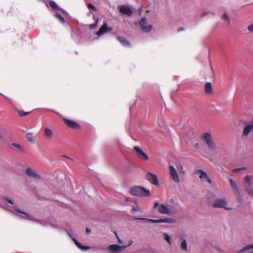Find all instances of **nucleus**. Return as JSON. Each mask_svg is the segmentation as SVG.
<instances>
[{
	"mask_svg": "<svg viewBox=\"0 0 253 253\" xmlns=\"http://www.w3.org/2000/svg\"><path fill=\"white\" fill-rule=\"evenodd\" d=\"M158 207V211L161 214L171 215L175 212L174 208L169 205H165L164 204H159L158 202H155L154 205V208Z\"/></svg>",
	"mask_w": 253,
	"mask_h": 253,
	"instance_id": "f257e3e1",
	"label": "nucleus"
},
{
	"mask_svg": "<svg viewBox=\"0 0 253 253\" xmlns=\"http://www.w3.org/2000/svg\"><path fill=\"white\" fill-rule=\"evenodd\" d=\"M49 5L55 10L56 11L54 14V17L57 19L60 22L64 23L65 20L63 17L61 15V13L66 14V11L61 8L54 1H50L49 3Z\"/></svg>",
	"mask_w": 253,
	"mask_h": 253,
	"instance_id": "f03ea898",
	"label": "nucleus"
},
{
	"mask_svg": "<svg viewBox=\"0 0 253 253\" xmlns=\"http://www.w3.org/2000/svg\"><path fill=\"white\" fill-rule=\"evenodd\" d=\"M130 193L134 196L138 197H147L150 195V192L141 186H134L130 190Z\"/></svg>",
	"mask_w": 253,
	"mask_h": 253,
	"instance_id": "7ed1b4c3",
	"label": "nucleus"
},
{
	"mask_svg": "<svg viewBox=\"0 0 253 253\" xmlns=\"http://www.w3.org/2000/svg\"><path fill=\"white\" fill-rule=\"evenodd\" d=\"M202 139L210 150H214L215 149V146L212 141V136L209 133H204L202 136Z\"/></svg>",
	"mask_w": 253,
	"mask_h": 253,
	"instance_id": "20e7f679",
	"label": "nucleus"
},
{
	"mask_svg": "<svg viewBox=\"0 0 253 253\" xmlns=\"http://www.w3.org/2000/svg\"><path fill=\"white\" fill-rule=\"evenodd\" d=\"M9 211L14 213V214H16L17 215H20V214H21V215L20 216L21 217L25 218L27 220H32L34 221H37V220L33 216L30 215L29 214L23 212L22 211H21L19 208L15 207L14 209H9Z\"/></svg>",
	"mask_w": 253,
	"mask_h": 253,
	"instance_id": "39448f33",
	"label": "nucleus"
},
{
	"mask_svg": "<svg viewBox=\"0 0 253 253\" xmlns=\"http://www.w3.org/2000/svg\"><path fill=\"white\" fill-rule=\"evenodd\" d=\"M139 25L141 30L145 33L150 32L153 28L151 24H148L147 19L145 17H143L139 22Z\"/></svg>",
	"mask_w": 253,
	"mask_h": 253,
	"instance_id": "423d86ee",
	"label": "nucleus"
},
{
	"mask_svg": "<svg viewBox=\"0 0 253 253\" xmlns=\"http://www.w3.org/2000/svg\"><path fill=\"white\" fill-rule=\"evenodd\" d=\"M227 201L225 198L219 199L215 200L213 203V207L214 208H224L227 210H231V208L226 207Z\"/></svg>",
	"mask_w": 253,
	"mask_h": 253,
	"instance_id": "0eeeda50",
	"label": "nucleus"
},
{
	"mask_svg": "<svg viewBox=\"0 0 253 253\" xmlns=\"http://www.w3.org/2000/svg\"><path fill=\"white\" fill-rule=\"evenodd\" d=\"M135 219L138 220H148L152 223H174L175 222V220L172 218H166L164 219H149L146 218H135Z\"/></svg>",
	"mask_w": 253,
	"mask_h": 253,
	"instance_id": "6e6552de",
	"label": "nucleus"
},
{
	"mask_svg": "<svg viewBox=\"0 0 253 253\" xmlns=\"http://www.w3.org/2000/svg\"><path fill=\"white\" fill-rule=\"evenodd\" d=\"M134 150L136 153L137 157L142 161H146L149 159L147 155L138 146H134Z\"/></svg>",
	"mask_w": 253,
	"mask_h": 253,
	"instance_id": "1a4fd4ad",
	"label": "nucleus"
},
{
	"mask_svg": "<svg viewBox=\"0 0 253 253\" xmlns=\"http://www.w3.org/2000/svg\"><path fill=\"white\" fill-rule=\"evenodd\" d=\"M169 176L170 178L175 182H179V178L175 168L172 166H169Z\"/></svg>",
	"mask_w": 253,
	"mask_h": 253,
	"instance_id": "9d476101",
	"label": "nucleus"
},
{
	"mask_svg": "<svg viewBox=\"0 0 253 253\" xmlns=\"http://www.w3.org/2000/svg\"><path fill=\"white\" fill-rule=\"evenodd\" d=\"M26 174L30 177L35 179H39L40 176L35 170L30 167H28L25 170Z\"/></svg>",
	"mask_w": 253,
	"mask_h": 253,
	"instance_id": "9b49d317",
	"label": "nucleus"
},
{
	"mask_svg": "<svg viewBox=\"0 0 253 253\" xmlns=\"http://www.w3.org/2000/svg\"><path fill=\"white\" fill-rule=\"evenodd\" d=\"M146 177L147 180L153 185H158L159 184L158 179L156 174L148 172L146 174Z\"/></svg>",
	"mask_w": 253,
	"mask_h": 253,
	"instance_id": "f8f14e48",
	"label": "nucleus"
},
{
	"mask_svg": "<svg viewBox=\"0 0 253 253\" xmlns=\"http://www.w3.org/2000/svg\"><path fill=\"white\" fill-rule=\"evenodd\" d=\"M126 247L125 246H119L118 245L113 244L111 245L109 247V251L113 253H118L120 252L122 250L125 249Z\"/></svg>",
	"mask_w": 253,
	"mask_h": 253,
	"instance_id": "ddd939ff",
	"label": "nucleus"
},
{
	"mask_svg": "<svg viewBox=\"0 0 253 253\" xmlns=\"http://www.w3.org/2000/svg\"><path fill=\"white\" fill-rule=\"evenodd\" d=\"M197 173L199 174V176L201 179L205 182L207 181L209 183H211V179L208 177L207 174L202 169H198L197 171Z\"/></svg>",
	"mask_w": 253,
	"mask_h": 253,
	"instance_id": "4468645a",
	"label": "nucleus"
},
{
	"mask_svg": "<svg viewBox=\"0 0 253 253\" xmlns=\"http://www.w3.org/2000/svg\"><path fill=\"white\" fill-rule=\"evenodd\" d=\"M43 135L47 140H51L54 135L53 131L48 127H45L43 128Z\"/></svg>",
	"mask_w": 253,
	"mask_h": 253,
	"instance_id": "2eb2a0df",
	"label": "nucleus"
},
{
	"mask_svg": "<svg viewBox=\"0 0 253 253\" xmlns=\"http://www.w3.org/2000/svg\"><path fill=\"white\" fill-rule=\"evenodd\" d=\"M120 12L124 14L129 16L132 15L133 11L129 6L126 5H121L119 7Z\"/></svg>",
	"mask_w": 253,
	"mask_h": 253,
	"instance_id": "dca6fc26",
	"label": "nucleus"
},
{
	"mask_svg": "<svg viewBox=\"0 0 253 253\" xmlns=\"http://www.w3.org/2000/svg\"><path fill=\"white\" fill-rule=\"evenodd\" d=\"M63 121H64V123L68 126H69V127H70L71 128L75 129V128H78L79 127V124L77 123H76L73 121H71V120H68L67 119H64Z\"/></svg>",
	"mask_w": 253,
	"mask_h": 253,
	"instance_id": "f3484780",
	"label": "nucleus"
},
{
	"mask_svg": "<svg viewBox=\"0 0 253 253\" xmlns=\"http://www.w3.org/2000/svg\"><path fill=\"white\" fill-rule=\"evenodd\" d=\"M117 39L123 46L126 47H129L130 46V43L129 41L124 37L119 36L117 37Z\"/></svg>",
	"mask_w": 253,
	"mask_h": 253,
	"instance_id": "a211bd4d",
	"label": "nucleus"
},
{
	"mask_svg": "<svg viewBox=\"0 0 253 253\" xmlns=\"http://www.w3.org/2000/svg\"><path fill=\"white\" fill-rule=\"evenodd\" d=\"M253 130V122L249 124H247L244 130V134L245 135H248Z\"/></svg>",
	"mask_w": 253,
	"mask_h": 253,
	"instance_id": "6ab92c4d",
	"label": "nucleus"
},
{
	"mask_svg": "<svg viewBox=\"0 0 253 253\" xmlns=\"http://www.w3.org/2000/svg\"><path fill=\"white\" fill-rule=\"evenodd\" d=\"M74 243L82 251H86L89 249V246H83L80 242H79L76 239L73 238H72Z\"/></svg>",
	"mask_w": 253,
	"mask_h": 253,
	"instance_id": "aec40b11",
	"label": "nucleus"
},
{
	"mask_svg": "<svg viewBox=\"0 0 253 253\" xmlns=\"http://www.w3.org/2000/svg\"><path fill=\"white\" fill-rule=\"evenodd\" d=\"M204 88L205 92L207 94H211L212 93V87L211 83H206L204 86Z\"/></svg>",
	"mask_w": 253,
	"mask_h": 253,
	"instance_id": "412c9836",
	"label": "nucleus"
},
{
	"mask_svg": "<svg viewBox=\"0 0 253 253\" xmlns=\"http://www.w3.org/2000/svg\"><path fill=\"white\" fill-rule=\"evenodd\" d=\"M107 30V25L106 23H104V24L102 26V27L99 29V31L96 33L97 35L100 36L105 33Z\"/></svg>",
	"mask_w": 253,
	"mask_h": 253,
	"instance_id": "4be33fe9",
	"label": "nucleus"
},
{
	"mask_svg": "<svg viewBox=\"0 0 253 253\" xmlns=\"http://www.w3.org/2000/svg\"><path fill=\"white\" fill-rule=\"evenodd\" d=\"M230 183L231 185L232 188L236 192L239 194L240 190L238 187V185L237 182L233 180L232 179H230Z\"/></svg>",
	"mask_w": 253,
	"mask_h": 253,
	"instance_id": "5701e85b",
	"label": "nucleus"
},
{
	"mask_svg": "<svg viewBox=\"0 0 253 253\" xmlns=\"http://www.w3.org/2000/svg\"><path fill=\"white\" fill-rule=\"evenodd\" d=\"M26 137L28 141L30 142L34 143L35 142V138L33 136V133L31 132H29L26 134Z\"/></svg>",
	"mask_w": 253,
	"mask_h": 253,
	"instance_id": "b1692460",
	"label": "nucleus"
},
{
	"mask_svg": "<svg viewBox=\"0 0 253 253\" xmlns=\"http://www.w3.org/2000/svg\"><path fill=\"white\" fill-rule=\"evenodd\" d=\"M245 186H250L252 181V177L250 176H246L245 178Z\"/></svg>",
	"mask_w": 253,
	"mask_h": 253,
	"instance_id": "393cba45",
	"label": "nucleus"
},
{
	"mask_svg": "<svg viewBox=\"0 0 253 253\" xmlns=\"http://www.w3.org/2000/svg\"><path fill=\"white\" fill-rule=\"evenodd\" d=\"M181 248L182 250H183L185 251H186L187 250V242L185 239H182Z\"/></svg>",
	"mask_w": 253,
	"mask_h": 253,
	"instance_id": "a878e982",
	"label": "nucleus"
},
{
	"mask_svg": "<svg viewBox=\"0 0 253 253\" xmlns=\"http://www.w3.org/2000/svg\"><path fill=\"white\" fill-rule=\"evenodd\" d=\"M93 19L95 21V22L93 24H90L89 26V29H94L97 25L98 21V18L97 17H96L95 16L93 17Z\"/></svg>",
	"mask_w": 253,
	"mask_h": 253,
	"instance_id": "bb28decb",
	"label": "nucleus"
},
{
	"mask_svg": "<svg viewBox=\"0 0 253 253\" xmlns=\"http://www.w3.org/2000/svg\"><path fill=\"white\" fill-rule=\"evenodd\" d=\"M253 244H252V245H248L244 247L241 250L239 251L238 253H240L246 251L247 250H250L251 249H253Z\"/></svg>",
	"mask_w": 253,
	"mask_h": 253,
	"instance_id": "cd10ccee",
	"label": "nucleus"
},
{
	"mask_svg": "<svg viewBox=\"0 0 253 253\" xmlns=\"http://www.w3.org/2000/svg\"><path fill=\"white\" fill-rule=\"evenodd\" d=\"M12 145L17 148L21 152H24V148L19 144L16 143H13Z\"/></svg>",
	"mask_w": 253,
	"mask_h": 253,
	"instance_id": "c85d7f7f",
	"label": "nucleus"
},
{
	"mask_svg": "<svg viewBox=\"0 0 253 253\" xmlns=\"http://www.w3.org/2000/svg\"><path fill=\"white\" fill-rule=\"evenodd\" d=\"M163 235L164 236V239L168 242V243L169 245H171V238H170V236L167 233H164Z\"/></svg>",
	"mask_w": 253,
	"mask_h": 253,
	"instance_id": "c756f323",
	"label": "nucleus"
},
{
	"mask_svg": "<svg viewBox=\"0 0 253 253\" xmlns=\"http://www.w3.org/2000/svg\"><path fill=\"white\" fill-rule=\"evenodd\" d=\"M222 19L223 20H226L229 24H230V20L226 13H224L222 16Z\"/></svg>",
	"mask_w": 253,
	"mask_h": 253,
	"instance_id": "7c9ffc66",
	"label": "nucleus"
},
{
	"mask_svg": "<svg viewBox=\"0 0 253 253\" xmlns=\"http://www.w3.org/2000/svg\"><path fill=\"white\" fill-rule=\"evenodd\" d=\"M246 190L248 194L250 196L253 197V189L249 188V186L246 187Z\"/></svg>",
	"mask_w": 253,
	"mask_h": 253,
	"instance_id": "2f4dec72",
	"label": "nucleus"
},
{
	"mask_svg": "<svg viewBox=\"0 0 253 253\" xmlns=\"http://www.w3.org/2000/svg\"><path fill=\"white\" fill-rule=\"evenodd\" d=\"M87 7L89 9H90L93 11H96V7L91 3H88L87 4Z\"/></svg>",
	"mask_w": 253,
	"mask_h": 253,
	"instance_id": "473e14b6",
	"label": "nucleus"
},
{
	"mask_svg": "<svg viewBox=\"0 0 253 253\" xmlns=\"http://www.w3.org/2000/svg\"><path fill=\"white\" fill-rule=\"evenodd\" d=\"M248 30L251 33H253V23L250 24L248 27Z\"/></svg>",
	"mask_w": 253,
	"mask_h": 253,
	"instance_id": "72a5a7b5",
	"label": "nucleus"
},
{
	"mask_svg": "<svg viewBox=\"0 0 253 253\" xmlns=\"http://www.w3.org/2000/svg\"><path fill=\"white\" fill-rule=\"evenodd\" d=\"M245 167H241V168H237V169H235L233 170V171L234 172H238V171H241V170H244L245 169Z\"/></svg>",
	"mask_w": 253,
	"mask_h": 253,
	"instance_id": "f704fd0d",
	"label": "nucleus"
},
{
	"mask_svg": "<svg viewBox=\"0 0 253 253\" xmlns=\"http://www.w3.org/2000/svg\"><path fill=\"white\" fill-rule=\"evenodd\" d=\"M29 114V112H25L23 111H19V114L20 116H24Z\"/></svg>",
	"mask_w": 253,
	"mask_h": 253,
	"instance_id": "c9c22d12",
	"label": "nucleus"
},
{
	"mask_svg": "<svg viewBox=\"0 0 253 253\" xmlns=\"http://www.w3.org/2000/svg\"><path fill=\"white\" fill-rule=\"evenodd\" d=\"M4 199L5 201L8 202L9 203H10V204H11V205L14 204V202L12 200L7 198H6V197L4 198Z\"/></svg>",
	"mask_w": 253,
	"mask_h": 253,
	"instance_id": "e433bc0d",
	"label": "nucleus"
},
{
	"mask_svg": "<svg viewBox=\"0 0 253 253\" xmlns=\"http://www.w3.org/2000/svg\"><path fill=\"white\" fill-rule=\"evenodd\" d=\"M139 211V208L138 207H134V206L133 207L132 212L133 211Z\"/></svg>",
	"mask_w": 253,
	"mask_h": 253,
	"instance_id": "4c0bfd02",
	"label": "nucleus"
},
{
	"mask_svg": "<svg viewBox=\"0 0 253 253\" xmlns=\"http://www.w3.org/2000/svg\"><path fill=\"white\" fill-rule=\"evenodd\" d=\"M132 244H133V241L131 240L129 241L128 245L127 246H126V247H127L130 246Z\"/></svg>",
	"mask_w": 253,
	"mask_h": 253,
	"instance_id": "58836bf2",
	"label": "nucleus"
},
{
	"mask_svg": "<svg viewBox=\"0 0 253 253\" xmlns=\"http://www.w3.org/2000/svg\"><path fill=\"white\" fill-rule=\"evenodd\" d=\"M115 234L116 236H117V238H118V240H119V242L120 243H122V242H121V241L119 239V237H118L117 234V233H116V232H115Z\"/></svg>",
	"mask_w": 253,
	"mask_h": 253,
	"instance_id": "ea45409f",
	"label": "nucleus"
},
{
	"mask_svg": "<svg viewBox=\"0 0 253 253\" xmlns=\"http://www.w3.org/2000/svg\"><path fill=\"white\" fill-rule=\"evenodd\" d=\"M183 28H179L178 29V32H180L181 31H183Z\"/></svg>",
	"mask_w": 253,
	"mask_h": 253,
	"instance_id": "a19ab883",
	"label": "nucleus"
},
{
	"mask_svg": "<svg viewBox=\"0 0 253 253\" xmlns=\"http://www.w3.org/2000/svg\"><path fill=\"white\" fill-rule=\"evenodd\" d=\"M86 232L87 233H89L90 232V231L88 229H86Z\"/></svg>",
	"mask_w": 253,
	"mask_h": 253,
	"instance_id": "79ce46f5",
	"label": "nucleus"
},
{
	"mask_svg": "<svg viewBox=\"0 0 253 253\" xmlns=\"http://www.w3.org/2000/svg\"><path fill=\"white\" fill-rule=\"evenodd\" d=\"M2 138H3L1 134H0V139H2Z\"/></svg>",
	"mask_w": 253,
	"mask_h": 253,
	"instance_id": "37998d69",
	"label": "nucleus"
},
{
	"mask_svg": "<svg viewBox=\"0 0 253 253\" xmlns=\"http://www.w3.org/2000/svg\"><path fill=\"white\" fill-rule=\"evenodd\" d=\"M207 13L206 12H204L203 13V16H204L205 15H206Z\"/></svg>",
	"mask_w": 253,
	"mask_h": 253,
	"instance_id": "c03bdc74",
	"label": "nucleus"
},
{
	"mask_svg": "<svg viewBox=\"0 0 253 253\" xmlns=\"http://www.w3.org/2000/svg\"><path fill=\"white\" fill-rule=\"evenodd\" d=\"M109 31H111V28H109Z\"/></svg>",
	"mask_w": 253,
	"mask_h": 253,
	"instance_id": "a18cd8bd",
	"label": "nucleus"
}]
</instances>
